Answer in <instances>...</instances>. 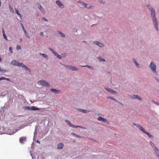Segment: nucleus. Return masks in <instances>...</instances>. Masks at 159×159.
I'll use <instances>...</instances> for the list:
<instances>
[{
	"label": "nucleus",
	"instance_id": "393cba45",
	"mask_svg": "<svg viewBox=\"0 0 159 159\" xmlns=\"http://www.w3.org/2000/svg\"><path fill=\"white\" fill-rule=\"evenodd\" d=\"M111 91H110V93H113V94H116V91L114 90H112L111 89V90H110Z\"/></svg>",
	"mask_w": 159,
	"mask_h": 159
},
{
	"label": "nucleus",
	"instance_id": "473e14b6",
	"mask_svg": "<svg viewBox=\"0 0 159 159\" xmlns=\"http://www.w3.org/2000/svg\"><path fill=\"white\" fill-rule=\"evenodd\" d=\"M26 36L28 38H30V36H29V34L27 33L25 34Z\"/></svg>",
	"mask_w": 159,
	"mask_h": 159
},
{
	"label": "nucleus",
	"instance_id": "58836bf2",
	"mask_svg": "<svg viewBox=\"0 0 159 159\" xmlns=\"http://www.w3.org/2000/svg\"><path fill=\"white\" fill-rule=\"evenodd\" d=\"M71 135H73L74 136H75V137L76 134L75 133H71Z\"/></svg>",
	"mask_w": 159,
	"mask_h": 159
},
{
	"label": "nucleus",
	"instance_id": "09e8293b",
	"mask_svg": "<svg viewBox=\"0 0 159 159\" xmlns=\"http://www.w3.org/2000/svg\"><path fill=\"white\" fill-rule=\"evenodd\" d=\"M66 67V68H68V65H64Z\"/></svg>",
	"mask_w": 159,
	"mask_h": 159
},
{
	"label": "nucleus",
	"instance_id": "4be33fe9",
	"mask_svg": "<svg viewBox=\"0 0 159 159\" xmlns=\"http://www.w3.org/2000/svg\"><path fill=\"white\" fill-rule=\"evenodd\" d=\"M16 12V14L20 17H21V14L19 12L18 10L16 8L15 9Z\"/></svg>",
	"mask_w": 159,
	"mask_h": 159
},
{
	"label": "nucleus",
	"instance_id": "c756f323",
	"mask_svg": "<svg viewBox=\"0 0 159 159\" xmlns=\"http://www.w3.org/2000/svg\"><path fill=\"white\" fill-rule=\"evenodd\" d=\"M110 98V99H111L112 100H115L116 101H117L116 100L114 99L113 97H108L107 98Z\"/></svg>",
	"mask_w": 159,
	"mask_h": 159
},
{
	"label": "nucleus",
	"instance_id": "6e6d98bb",
	"mask_svg": "<svg viewBox=\"0 0 159 159\" xmlns=\"http://www.w3.org/2000/svg\"><path fill=\"white\" fill-rule=\"evenodd\" d=\"M157 81H158V82H159V80L158 81V80H157Z\"/></svg>",
	"mask_w": 159,
	"mask_h": 159
},
{
	"label": "nucleus",
	"instance_id": "9b49d317",
	"mask_svg": "<svg viewBox=\"0 0 159 159\" xmlns=\"http://www.w3.org/2000/svg\"><path fill=\"white\" fill-rule=\"evenodd\" d=\"M63 146L64 144L63 143H59L57 145V148L59 149H63Z\"/></svg>",
	"mask_w": 159,
	"mask_h": 159
},
{
	"label": "nucleus",
	"instance_id": "8fccbe9b",
	"mask_svg": "<svg viewBox=\"0 0 159 159\" xmlns=\"http://www.w3.org/2000/svg\"><path fill=\"white\" fill-rule=\"evenodd\" d=\"M154 103L156 104L157 105H159V104H158V103H156L155 102H154Z\"/></svg>",
	"mask_w": 159,
	"mask_h": 159
},
{
	"label": "nucleus",
	"instance_id": "3c124183",
	"mask_svg": "<svg viewBox=\"0 0 159 159\" xmlns=\"http://www.w3.org/2000/svg\"><path fill=\"white\" fill-rule=\"evenodd\" d=\"M83 42H84V43H86V42L85 41H83Z\"/></svg>",
	"mask_w": 159,
	"mask_h": 159
},
{
	"label": "nucleus",
	"instance_id": "c85d7f7f",
	"mask_svg": "<svg viewBox=\"0 0 159 159\" xmlns=\"http://www.w3.org/2000/svg\"><path fill=\"white\" fill-rule=\"evenodd\" d=\"M3 36L4 39L7 41L8 40L5 34H3Z\"/></svg>",
	"mask_w": 159,
	"mask_h": 159
},
{
	"label": "nucleus",
	"instance_id": "37998d69",
	"mask_svg": "<svg viewBox=\"0 0 159 159\" xmlns=\"http://www.w3.org/2000/svg\"><path fill=\"white\" fill-rule=\"evenodd\" d=\"M4 77H2V78H0V81L2 80H4Z\"/></svg>",
	"mask_w": 159,
	"mask_h": 159
},
{
	"label": "nucleus",
	"instance_id": "4468645a",
	"mask_svg": "<svg viewBox=\"0 0 159 159\" xmlns=\"http://www.w3.org/2000/svg\"><path fill=\"white\" fill-rule=\"evenodd\" d=\"M38 5H39V6H38V8L39 9L42 11V12L43 13H45V11L44 10V9L42 7V6L41 5L39 4V3H38Z\"/></svg>",
	"mask_w": 159,
	"mask_h": 159
},
{
	"label": "nucleus",
	"instance_id": "f03ea898",
	"mask_svg": "<svg viewBox=\"0 0 159 159\" xmlns=\"http://www.w3.org/2000/svg\"><path fill=\"white\" fill-rule=\"evenodd\" d=\"M11 64L16 66H17L20 67H22V68H25L26 70H29V72H30L31 71L27 66L24 64L23 63L19 62L15 60H13L11 62Z\"/></svg>",
	"mask_w": 159,
	"mask_h": 159
},
{
	"label": "nucleus",
	"instance_id": "6ab92c4d",
	"mask_svg": "<svg viewBox=\"0 0 159 159\" xmlns=\"http://www.w3.org/2000/svg\"><path fill=\"white\" fill-rule=\"evenodd\" d=\"M25 110H31V107L29 106H26L24 108Z\"/></svg>",
	"mask_w": 159,
	"mask_h": 159
},
{
	"label": "nucleus",
	"instance_id": "cd10ccee",
	"mask_svg": "<svg viewBox=\"0 0 159 159\" xmlns=\"http://www.w3.org/2000/svg\"><path fill=\"white\" fill-rule=\"evenodd\" d=\"M9 8L10 10V11L12 13H13L14 12V9H13V8L11 6H9Z\"/></svg>",
	"mask_w": 159,
	"mask_h": 159
},
{
	"label": "nucleus",
	"instance_id": "4c0bfd02",
	"mask_svg": "<svg viewBox=\"0 0 159 159\" xmlns=\"http://www.w3.org/2000/svg\"><path fill=\"white\" fill-rule=\"evenodd\" d=\"M135 64L136 66L138 67L139 68V65L138 63L137 62H136V63H135Z\"/></svg>",
	"mask_w": 159,
	"mask_h": 159
},
{
	"label": "nucleus",
	"instance_id": "f704fd0d",
	"mask_svg": "<svg viewBox=\"0 0 159 159\" xmlns=\"http://www.w3.org/2000/svg\"><path fill=\"white\" fill-rule=\"evenodd\" d=\"M105 89L109 92H110V91H111L110 90H111V89L109 88H106Z\"/></svg>",
	"mask_w": 159,
	"mask_h": 159
},
{
	"label": "nucleus",
	"instance_id": "412c9836",
	"mask_svg": "<svg viewBox=\"0 0 159 159\" xmlns=\"http://www.w3.org/2000/svg\"><path fill=\"white\" fill-rule=\"evenodd\" d=\"M144 133H145V134H147L150 138H152V137H153L152 136L151 134H150L149 133H148V132L145 131V132H144Z\"/></svg>",
	"mask_w": 159,
	"mask_h": 159
},
{
	"label": "nucleus",
	"instance_id": "f8f14e48",
	"mask_svg": "<svg viewBox=\"0 0 159 159\" xmlns=\"http://www.w3.org/2000/svg\"><path fill=\"white\" fill-rule=\"evenodd\" d=\"M93 43L94 44H97L101 47H103L104 46V44L98 41H94Z\"/></svg>",
	"mask_w": 159,
	"mask_h": 159
},
{
	"label": "nucleus",
	"instance_id": "603ef678",
	"mask_svg": "<svg viewBox=\"0 0 159 159\" xmlns=\"http://www.w3.org/2000/svg\"><path fill=\"white\" fill-rule=\"evenodd\" d=\"M1 57H0V62L1 61Z\"/></svg>",
	"mask_w": 159,
	"mask_h": 159
},
{
	"label": "nucleus",
	"instance_id": "e433bc0d",
	"mask_svg": "<svg viewBox=\"0 0 159 159\" xmlns=\"http://www.w3.org/2000/svg\"><path fill=\"white\" fill-rule=\"evenodd\" d=\"M75 137H78V138H84L83 137H82L80 136H79L77 134L76 135Z\"/></svg>",
	"mask_w": 159,
	"mask_h": 159
},
{
	"label": "nucleus",
	"instance_id": "49530a36",
	"mask_svg": "<svg viewBox=\"0 0 159 159\" xmlns=\"http://www.w3.org/2000/svg\"><path fill=\"white\" fill-rule=\"evenodd\" d=\"M2 32H3V34H5V32H4L3 29H2Z\"/></svg>",
	"mask_w": 159,
	"mask_h": 159
},
{
	"label": "nucleus",
	"instance_id": "f257e3e1",
	"mask_svg": "<svg viewBox=\"0 0 159 159\" xmlns=\"http://www.w3.org/2000/svg\"><path fill=\"white\" fill-rule=\"evenodd\" d=\"M147 7L150 10V11L151 12V14L152 15H153V18H152L153 21V22L154 24H155V27L156 28V29L158 31V22L157 21V20L156 19V17L155 16V12L154 11V10L152 8H150V5H147Z\"/></svg>",
	"mask_w": 159,
	"mask_h": 159
},
{
	"label": "nucleus",
	"instance_id": "c9c22d12",
	"mask_svg": "<svg viewBox=\"0 0 159 159\" xmlns=\"http://www.w3.org/2000/svg\"><path fill=\"white\" fill-rule=\"evenodd\" d=\"M4 80H6L7 81H10V80L9 78H6L4 77Z\"/></svg>",
	"mask_w": 159,
	"mask_h": 159
},
{
	"label": "nucleus",
	"instance_id": "b1692460",
	"mask_svg": "<svg viewBox=\"0 0 159 159\" xmlns=\"http://www.w3.org/2000/svg\"><path fill=\"white\" fill-rule=\"evenodd\" d=\"M40 54L41 55H42L43 56V57H44L45 58H47V59H48V56L47 55H46L44 53H43V54L40 53Z\"/></svg>",
	"mask_w": 159,
	"mask_h": 159
},
{
	"label": "nucleus",
	"instance_id": "bb28decb",
	"mask_svg": "<svg viewBox=\"0 0 159 159\" xmlns=\"http://www.w3.org/2000/svg\"><path fill=\"white\" fill-rule=\"evenodd\" d=\"M83 66V67H86L89 68H91V69H92L93 68V67L92 66H90L88 65H86V66Z\"/></svg>",
	"mask_w": 159,
	"mask_h": 159
},
{
	"label": "nucleus",
	"instance_id": "423d86ee",
	"mask_svg": "<svg viewBox=\"0 0 159 159\" xmlns=\"http://www.w3.org/2000/svg\"><path fill=\"white\" fill-rule=\"evenodd\" d=\"M150 144L153 147V146H154L155 147V149H154V152L155 153L157 154V156L159 157V150L157 148L155 147L154 144L152 142L150 141Z\"/></svg>",
	"mask_w": 159,
	"mask_h": 159
},
{
	"label": "nucleus",
	"instance_id": "f3484780",
	"mask_svg": "<svg viewBox=\"0 0 159 159\" xmlns=\"http://www.w3.org/2000/svg\"><path fill=\"white\" fill-rule=\"evenodd\" d=\"M26 140V138L25 137H22L20 139V142L21 143H23V141H25Z\"/></svg>",
	"mask_w": 159,
	"mask_h": 159
},
{
	"label": "nucleus",
	"instance_id": "79ce46f5",
	"mask_svg": "<svg viewBox=\"0 0 159 159\" xmlns=\"http://www.w3.org/2000/svg\"><path fill=\"white\" fill-rule=\"evenodd\" d=\"M72 66L69 65L68 66V68L70 69L71 68V67Z\"/></svg>",
	"mask_w": 159,
	"mask_h": 159
},
{
	"label": "nucleus",
	"instance_id": "6e6552de",
	"mask_svg": "<svg viewBox=\"0 0 159 159\" xmlns=\"http://www.w3.org/2000/svg\"><path fill=\"white\" fill-rule=\"evenodd\" d=\"M98 120L99 121H101L105 123L106 124H108L109 123L108 121L106 119L101 117H99L98 118Z\"/></svg>",
	"mask_w": 159,
	"mask_h": 159
},
{
	"label": "nucleus",
	"instance_id": "a18cd8bd",
	"mask_svg": "<svg viewBox=\"0 0 159 159\" xmlns=\"http://www.w3.org/2000/svg\"><path fill=\"white\" fill-rule=\"evenodd\" d=\"M133 61L135 63H136V62H137L135 59H133Z\"/></svg>",
	"mask_w": 159,
	"mask_h": 159
},
{
	"label": "nucleus",
	"instance_id": "de8ad7c7",
	"mask_svg": "<svg viewBox=\"0 0 159 159\" xmlns=\"http://www.w3.org/2000/svg\"><path fill=\"white\" fill-rule=\"evenodd\" d=\"M40 34L41 35H43V32H41L40 33Z\"/></svg>",
	"mask_w": 159,
	"mask_h": 159
},
{
	"label": "nucleus",
	"instance_id": "aec40b11",
	"mask_svg": "<svg viewBox=\"0 0 159 159\" xmlns=\"http://www.w3.org/2000/svg\"><path fill=\"white\" fill-rule=\"evenodd\" d=\"M51 90L53 92H54L55 93H58V92H59V90H56L55 89H51Z\"/></svg>",
	"mask_w": 159,
	"mask_h": 159
},
{
	"label": "nucleus",
	"instance_id": "7c9ffc66",
	"mask_svg": "<svg viewBox=\"0 0 159 159\" xmlns=\"http://www.w3.org/2000/svg\"><path fill=\"white\" fill-rule=\"evenodd\" d=\"M21 48V47L18 45H17L16 46V49L17 50L20 49Z\"/></svg>",
	"mask_w": 159,
	"mask_h": 159
},
{
	"label": "nucleus",
	"instance_id": "c03bdc74",
	"mask_svg": "<svg viewBox=\"0 0 159 159\" xmlns=\"http://www.w3.org/2000/svg\"><path fill=\"white\" fill-rule=\"evenodd\" d=\"M23 30L25 33V34L27 33V32H26V30H25V29L24 30Z\"/></svg>",
	"mask_w": 159,
	"mask_h": 159
},
{
	"label": "nucleus",
	"instance_id": "72a5a7b5",
	"mask_svg": "<svg viewBox=\"0 0 159 159\" xmlns=\"http://www.w3.org/2000/svg\"><path fill=\"white\" fill-rule=\"evenodd\" d=\"M9 51L11 52V53H12V48L11 47H10L9 48Z\"/></svg>",
	"mask_w": 159,
	"mask_h": 159
},
{
	"label": "nucleus",
	"instance_id": "a19ab883",
	"mask_svg": "<svg viewBox=\"0 0 159 159\" xmlns=\"http://www.w3.org/2000/svg\"><path fill=\"white\" fill-rule=\"evenodd\" d=\"M21 26L22 27V29H23V30L25 29L24 28V27L23 24L22 23H21Z\"/></svg>",
	"mask_w": 159,
	"mask_h": 159
},
{
	"label": "nucleus",
	"instance_id": "a878e982",
	"mask_svg": "<svg viewBox=\"0 0 159 159\" xmlns=\"http://www.w3.org/2000/svg\"><path fill=\"white\" fill-rule=\"evenodd\" d=\"M59 33L60 36H61L62 37H65V35L62 33L61 32H59Z\"/></svg>",
	"mask_w": 159,
	"mask_h": 159
},
{
	"label": "nucleus",
	"instance_id": "ea45409f",
	"mask_svg": "<svg viewBox=\"0 0 159 159\" xmlns=\"http://www.w3.org/2000/svg\"><path fill=\"white\" fill-rule=\"evenodd\" d=\"M42 20H45L46 21H48L47 19L45 17H43L42 18Z\"/></svg>",
	"mask_w": 159,
	"mask_h": 159
},
{
	"label": "nucleus",
	"instance_id": "0eeeda50",
	"mask_svg": "<svg viewBox=\"0 0 159 159\" xmlns=\"http://www.w3.org/2000/svg\"><path fill=\"white\" fill-rule=\"evenodd\" d=\"M65 121L67 123L68 125H69L70 126L72 127L73 128H82V127H81V126H75L74 125H72L71 124V122L69 121L68 120H66Z\"/></svg>",
	"mask_w": 159,
	"mask_h": 159
},
{
	"label": "nucleus",
	"instance_id": "ddd939ff",
	"mask_svg": "<svg viewBox=\"0 0 159 159\" xmlns=\"http://www.w3.org/2000/svg\"><path fill=\"white\" fill-rule=\"evenodd\" d=\"M133 99L137 98L139 100H141L142 98L138 95H134L132 96Z\"/></svg>",
	"mask_w": 159,
	"mask_h": 159
},
{
	"label": "nucleus",
	"instance_id": "9d476101",
	"mask_svg": "<svg viewBox=\"0 0 159 159\" xmlns=\"http://www.w3.org/2000/svg\"><path fill=\"white\" fill-rule=\"evenodd\" d=\"M56 3L58 5V6L61 8H63L64 7V6L63 4L61 3L60 1H57L56 2Z\"/></svg>",
	"mask_w": 159,
	"mask_h": 159
},
{
	"label": "nucleus",
	"instance_id": "864d4df0",
	"mask_svg": "<svg viewBox=\"0 0 159 159\" xmlns=\"http://www.w3.org/2000/svg\"><path fill=\"white\" fill-rule=\"evenodd\" d=\"M77 31V30H76L75 31V32H76Z\"/></svg>",
	"mask_w": 159,
	"mask_h": 159
},
{
	"label": "nucleus",
	"instance_id": "7ed1b4c3",
	"mask_svg": "<svg viewBox=\"0 0 159 159\" xmlns=\"http://www.w3.org/2000/svg\"><path fill=\"white\" fill-rule=\"evenodd\" d=\"M38 84L43 86H45L46 87H49L50 85L46 81L42 80L39 81L38 82Z\"/></svg>",
	"mask_w": 159,
	"mask_h": 159
},
{
	"label": "nucleus",
	"instance_id": "5fc2aeb1",
	"mask_svg": "<svg viewBox=\"0 0 159 159\" xmlns=\"http://www.w3.org/2000/svg\"><path fill=\"white\" fill-rule=\"evenodd\" d=\"M37 142L38 143H39V142H38V141H37Z\"/></svg>",
	"mask_w": 159,
	"mask_h": 159
},
{
	"label": "nucleus",
	"instance_id": "39448f33",
	"mask_svg": "<svg viewBox=\"0 0 159 159\" xmlns=\"http://www.w3.org/2000/svg\"><path fill=\"white\" fill-rule=\"evenodd\" d=\"M150 68L152 72L155 73H157V72L156 70V66L155 64L152 61L150 64Z\"/></svg>",
	"mask_w": 159,
	"mask_h": 159
},
{
	"label": "nucleus",
	"instance_id": "2eb2a0df",
	"mask_svg": "<svg viewBox=\"0 0 159 159\" xmlns=\"http://www.w3.org/2000/svg\"><path fill=\"white\" fill-rule=\"evenodd\" d=\"M82 5L83 6H84L85 7H87L88 8H90L91 7V6L90 5H87L85 3H82Z\"/></svg>",
	"mask_w": 159,
	"mask_h": 159
},
{
	"label": "nucleus",
	"instance_id": "a211bd4d",
	"mask_svg": "<svg viewBox=\"0 0 159 159\" xmlns=\"http://www.w3.org/2000/svg\"><path fill=\"white\" fill-rule=\"evenodd\" d=\"M79 110L80 111L83 113H88L89 111H86V110L81 109H79Z\"/></svg>",
	"mask_w": 159,
	"mask_h": 159
},
{
	"label": "nucleus",
	"instance_id": "2f4dec72",
	"mask_svg": "<svg viewBox=\"0 0 159 159\" xmlns=\"http://www.w3.org/2000/svg\"><path fill=\"white\" fill-rule=\"evenodd\" d=\"M98 59H99V61H105V60H102V59L101 58V57H98Z\"/></svg>",
	"mask_w": 159,
	"mask_h": 159
},
{
	"label": "nucleus",
	"instance_id": "20e7f679",
	"mask_svg": "<svg viewBox=\"0 0 159 159\" xmlns=\"http://www.w3.org/2000/svg\"><path fill=\"white\" fill-rule=\"evenodd\" d=\"M50 49L52 51L53 53L59 59H61L62 57H65L66 56V53H65L63 54H62L61 56L58 55L57 53L53 49L50 48Z\"/></svg>",
	"mask_w": 159,
	"mask_h": 159
},
{
	"label": "nucleus",
	"instance_id": "5701e85b",
	"mask_svg": "<svg viewBox=\"0 0 159 159\" xmlns=\"http://www.w3.org/2000/svg\"><path fill=\"white\" fill-rule=\"evenodd\" d=\"M70 69H71L72 70H77L78 69L76 68L75 67L73 66H72L71 67V68Z\"/></svg>",
	"mask_w": 159,
	"mask_h": 159
},
{
	"label": "nucleus",
	"instance_id": "1a4fd4ad",
	"mask_svg": "<svg viewBox=\"0 0 159 159\" xmlns=\"http://www.w3.org/2000/svg\"><path fill=\"white\" fill-rule=\"evenodd\" d=\"M134 125L138 127L139 130L142 131L144 133L145 132V129L141 125L136 123H134Z\"/></svg>",
	"mask_w": 159,
	"mask_h": 159
},
{
	"label": "nucleus",
	"instance_id": "dca6fc26",
	"mask_svg": "<svg viewBox=\"0 0 159 159\" xmlns=\"http://www.w3.org/2000/svg\"><path fill=\"white\" fill-rule=\"evenodd\" d=\"M40 109L39 108H37L35 106H32L31 107V110L33 111L35 110H40Z\"/></svg>",
	"mask_w": 159,
	"mask_h": 159
}]
</instances>
